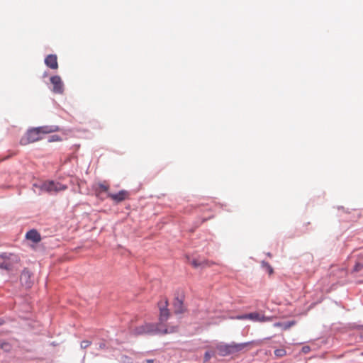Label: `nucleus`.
I'll use <instances>...</instances> for the list:
<instances>
[{
    "mask_svg": "<svg viewBox=\"0 0 363 363\" xmlns=\"http://www.w3.org/2000/svg\"><path fill=\"white\" fill-rule=\"evenodd\" d=\"M146 363H153L154 362V359H146L145 361Z\"/></svg>",
    "mask_w": 363,
    "mask_h": 363,
    "instance_id": "obj_24",
    "label": "nucleus"
},
{
    "mask_svg": "<svg viewBox=\"0 0 363 363\" xmlns=\"http://www.w3.org/2000/svg\"><path fill=\"white\" fill-rule=\"evenodd\" d=\"M158 308L160 310L159 324L162 326V324L167 321L169 316V311L167 308L168 300L166 298L161 299L158 303Z\"/></svg>",
    "mask_w": 363,
    "mask_h": 363,
    "instance_id": "obj_5",
    "label": "nucleus"
},
{
    "mask_svg": "<svg viewBox=\"0 0 363 363\" xmlns=\"http://www.w3.org/2000/svg\"><path fill=\"white\" fill-rule=\"evenodd\" d=\"M269 271L270 274L272 273V272H273V269L270 266H269Z\"/></svg>",
    "mask_w": 363,
    "mask_h": 363,
    "instance_id": "obj_25",
    "label": "nucleus"
},
{
    "mask_svg": "<svg viewBox=\"0 0 363 363\" xmlns=\"http://www.w3.org/2000/svg\"><path fill=\"white\" fill-rule=\"evenodd\" d=\"M363 268V264L360 263H357L355 266L354 267V272H359Z\"/></svg>",
    "mask_w": 363,
    "mask_h": 363,
    "instance_id": "obj_18",
    "label": "nucleus"
},
{
    "mask_svg": "<svg viewBox=\"0 0 363 363\" xmlns=\"http://www.w3.org/2000/svg\"><path fill=\"white\" fill-rule=\"evenodd\" d=\"M109 189V185L106 182L99 183L96 186V191L97 194L101 192H106Z\"/></svg>",
    "mask_w": 363,
    "mask_h": 363,
    "instance_id": "obj_13",
    "label": "nucleus"
},
{
    "mask_svg": "<svg viewBox=\"0 0 363 363\" xmlns=\"http://www.w3.org/2000/svg\"><path fill=\"white\" fill-rule=\"evenodd\" d=\"M60 140V138L57 135H52L50 138L49 139L50 142H55V141H59Z\"/></svg>",
    "mask_w": 363,
    "mask_h": 363,
    "instance_id": "obj_21",
    "label": "nucleus"
},
{
    "mask_svg": "<svg viewBox=\"0 0 363 363\" xmlns=\"http://www.w3.org/2000/svg\"><path fill=\"white\" fill-rule=\"evenodd\" d=\"M45 64L52 69H58L57 57L56 55H48L45 59Z\"/></svg>",
    "mask_w": 363,
    "mask_h": 363,
    "instance_id": "obj_10",
    "label": "nucleus"
},
{
    "mask_svg": "<svg viewBox=\"0 0 363 363\" xmlns=\"http://www.w3.org/2000/svg\"><path fill=\"white\" fill-rule=\"evenodd\" d=\"M50 82L52 84V91L55 94H62L64 91V84L60 76L55 75L50 77Z\"/></svg>",
    "mask_w": 363,
    "mask_h": 363,
    "instance_id": "obj_7",
    "label": "nucleus"
},
{
    "mask_svg": "<svg viewBox=\"0 0 363 363\" xmlns=\"http://www.w3.org/2000/svg\"><path fill=\"white\" fill-rule=\"evenodd\" d=\"M105 347H106V344H105L104 342H101V343H100V345H99V347H100L101 349H104V348H105Z\"/></svg>",
    "mask_w": 363,
    "mask_h": 363,
    "instance_id": "obj_23",
    "label": "nucleus"
},
{
    "mask_svg": "<svg viewBox=\"0 0 363 363\" xmlns=\"http://www.w3.org/2000/svg\"><path fill=\"white\" fill-rule=\"evenodd\" d=\"M173 306L175 313H182L185 311L184 307L183 306V301L182 299H179V298H176L174 299Z\"/></svg>",
    "mask_w": 363,
    "mask_h": 363,
    "instance_id": "obj_12",
    "label": "nucleus"
},
{
    "mask_svg": "<svg viewBox=\"0 0 363 363\" xmlns=\"http://www.w3.org/2000/svg\"><path fill=\"white\" fill-rule=\"evenodd\" d=\"M3 323H4L3 320H1V319L0 318V325H1Z\"/></svg>",
    "mask_w": 363,
    "mask_h": 363,
    "instance_id": "obj_26",
    "label": "nucleus"
},
{
    "mask_svg": "<svg viewBox=\"0 0 363 363\" xmlns=\"http://www.w3.org/2000/svg\"><path fill=\"white\" fill-rule=\"evenodd\" d=\"M67 189V186L66 185L53 181L45 182L41 186L42 190L49 193H57L61 191H65Z\"/></svg>",
    "mask_w": 363,
    "mask_h": 363,
    "instance_id": "obj_4",
    "label": "nucleus"
},
{
    "mask_svg": "<svg viewBox=\"0 0 363 363\" xmlns=\"http://www.w3.org/2000/svg\"><path fill=\"white\" fill-rule=\"evenodd\" d=\"M294 325H295V321L292 320V321H289L284 324L277 323L274 324V326H282L284 330H287Z\"/></svg>",
    "mask_w": 363,
    "mask_h": 363,
    "instance_id": "obj_14",
    "label": "nucleus"
},
{
    "mask_svg": "<svg viewBox=\"0 0 363 363\" xmlns=\"http://www.w3.org/2000/svg\"><path fill=\"white\" fill-rule=\"evenodd\" d=\"M191 264L195 268L205 265L204 263H201V262H199L198 260H196V259L192 260Z\"/></svg>",
    "mask_w": 363,
    "mask_h": 363,
    "instance_id": "obj_16",
    "label": "nucleus"
},
{
    "mask_svg": "<svg viewBox=\"0 0 363 363\" xmlns=\"http://www.w3.org/2000/svg\"><path fill=\"white\" fill-rule=\"evenodd\" d=\"M58 130L59 127L57 125H44L31 128L21 138L20 144L21 145H26L29 143L37 142L42 139V135L55 133Z\"/></svg>",
    "mask_w": 363,
    "mask_h": 363,
    "instance_id": "obj_1",
    "label": "nucleus"
},
{
    "mask_svg": "<svg viewBox=\"0 0 363 363\" xmlns=\"http://www.w3.org/2000/svg\"><path fill=\"white\" fill-rule=\"evenodd\" d=\"M129 196V193L125 190H121L117 194L108 193V197L114 201L116 203H120Z\"/></svg>",
    "mask_w": 363,
    "mask_h": 363,
    "instance_id": "obj_9",
    "label": "nucleus"
},
{
    "mask_svg": "<svg viewBox=\"0 0 363 363\" xmlns=\"http://www.w3.org/2000/svg\"><path fill=\"white\" fill-rule=\"evenodd\" d=\"M30 272L26 269H24L21 274L20 281L22 285L26 288H30L33 284Z\"/></svg>",
    "mask_w": 363,
    "mask_h": 363,
    "instance_id": "obj_8",
    "label": "nucleus"
},
{
    "mask_svg": "<svg viewBox=\"0 0 363 363\" xmlns=\"http://www.w3.org/2000/svg\"><path fill=\"white\" fill-rule=\"evenodd\" d=\"M236 319H238V320L249 319V320H251L255 321V322H267V321L270 320L269 317L264 316V315H262L257 312L244 314V315H238L236 317Z\"/></svg>",
    "mask_w": 363,
    "mask_h": 363,
    "instance_id": "obj_6",
    "label": "nucleus"
},
{
    "mask_svg": "<svg viewBox=\"0 0 363 363\" xmlns=\"http://www.w3.org/2000/svg\"><path fill=\"white\" fill-rule=\"evenodd\" d=\"M311 351V347L309 346H303L301 349V352L303 354H307Z\"/></svg>",
    "mask_w": 363,
    "mask_h": 363,
    "instance_id": "obj_20",
    "label": "nucleus"
},
{
    "mask_svg": "<svg viewBox=\"0 0 363 363\" xmlns=\"http://www.w3.org/2000/svg\"><path fill=\"white\" fill-rule=\"evenodd\" d=\"M177 331V326H171L163 329L162 326L158 324L145 323L135 329L136 335L143 334H152L156 332L161 333L162 334L173 333Z\"/></svg>",
    "mask_w": 363,
    "mask_h": 363,
    "instance_id": "obj_2",
    "label": "nucleus"
},
{
    "mask_svg": "<svg viewBox=\"0 0 363 363\" xmlns=\"http://www.w3.org/2000/svg\"><path fill=\"white\" fill-rule=\"evenodd\" d=\"M91 344V341H89V340H83L81 342V347L82 349H86Z\"/></svg>",
    "mask_w": 363,
    "mask_h": 363,
    "instance_id": "obj_17",
    "label": "nucleus"
},
{
    "mask_svg": "<svg viewBox=\"0 0 363 363\" xmlns=\"http://www.w3.org/2000/svg\"><path fill=\"white\" fill-rule=\"evenodd\" d=\"M274 354L277 357H282L286 354V352L285 349L280 348V349H277L274 351Z\"/></svg>",
    "mask_w": 363,
    "mask_h": 363,
    "instance_id": "obj_15",
    "label": "nucleus"
},
{
    "mask_svg": "<svg viewBox=\"0 0 363 363\" xmlns=\"http://www.w3.org/2000/svg\"><path fill=\"white\" fill-rule=\"evenodd\" d=\"M27 240H31L35 243H38L41 240V236L36 230H30L26 234Z\"/></svg>",
    "mask_w": 363,
    "mask_h": 363,
    "instance_id": "obj_11",
    "label": "nucleus"
},
{
    "mask_svg": "<svg viewBox=\"0 0 363 363\" xmlns=\"http://www.w3.org/2000/svg\"><path fill=\"white\" fill-rule=\"evenodd\" d=\"M0 269H4L6 270L10 269V264L6 262H4L2 264H0Z\"/></svg>",
    "mask_w": 363,
    "mask_h": 363,
    "instance_id": "obj_19",
    "label": "nucleus"
},
{
    "mask_svg": "<svg viewBox=\"0 0 363 363\" xmlns=\"http://www.w3.org/2000/svg\"><path fill=\"white\" fill-rule=\"evenodd\" d=\"M247 345H248V343L238 344V343L232 342L229 345L220 344V345H217L216 348L220 355L225 356V355L242 350Z\"/></svg>",
    "mask_w": 363,
    "mask_h": 363,
    "instance_id": "obj_3",
    "label": "nucleus"
},
{
    "mask_svg": "<svg viewBox=\"0 0 363 363\" xmlns=\"http://www.w3.org/2000/svg\"><path fill=\"white\" fill-rule=\"evenodd\" d=\"M211 357V354L209 352H206L204 354L205 361H208Z\"/></svg>",
    "mask_w": 363,
    "mask_h": 363,
    "instance_id": "obj_22",
    "label": "nucleus"
}]
</instances>
